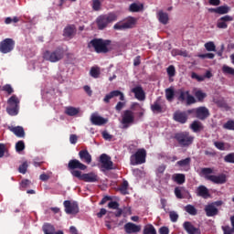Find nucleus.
<instances>
[{
  "label": "nucleus",
  "mask_w": 234,
  "mask_h": 234,
  "mask_svg": "<svg viewBox=\"0 0 234 234\" xmlns=\"http://www.w3.org/2000/svg\"><path fill=\"white\" fill-rule=\"evenodd\" d=\"M112 41L103 38H93L88 43V48H94L97 54H109Z\"/></svg>",
  "instance_id": "nucleus-1"
},
{
  "label": "nucleus",
  "mask_w": 234,
  "mask_h": 234,
  "mask_svg": "<svg viewBox=\"0 0 234 234\" xmlns=\"http://www.w3.org/2000/svg\"><path fill=\"white\" fill-rule=\"evenodd\" d=\"M114 21H118V16H116L115 13H109L99 16L95 23L98 30H105V28H107L111 23H114Z\"/></svg>",
  "instance_id": "nucleus-2"
},
{
  "label": "nucleus",
  "mask_w": 234,
  "mask_h": 234,
  "mask_svg": "<svg viewBox=\"0 0 234 234\" xmlns=\"http://www.w3.org/2000/svg\"><path fill=\"white\" fill-rule=\"evenodd\" d=\"M65 57V49L58 47L55 50H46L43 54V58L46 61H50V63H58Z\"/></svg>",
  "instance_id": "nucleus-3"
},
{
  "label": "nucleus",
  "mask_w": 234,
  "mask_h": 234,
  "mask_svg": "<svg viewBox=\"0 0 234 234\" xmlns=\"http://www.w3.org/2000/svg\"><path fill=\"white\" fill-rule=\"evenodd\" d=\"M201 175H204L206 180H209V182H212L213 184H226L227 182V177L224 174H220L219 176H211L213 175V168H202Z\"/></svg>",
  "instance_id": "nucleus-4"
},
{
  "label": "nucleus",
  "mask_w": 234,
  "mask_h": 234,
  "mask_svg": "<svg viewBox=\"0 0 234 234\" xmlns=\"http://www.w3.org/2000/svg\"><path fill=\"white\" fill-rule=\"evenodd\" d=\"M175 140L179 144L180 147H189L195 140V137L192 136L189 132H179L175 133Z\"/></svg>",
  "instance_id": "nucleus-5"
},
{
  "label": "nucleus",
  "mask_w": 234,
  "mask_h": 234,
  "mask_svg": "<svg viewBox=\"0 0 234 234\" xmlns=\"http://www.w3.org/2000/svg\"><path fill=\"white\" fill-rule=\"evenodd\" d=\"M8 107L6 112L9 116H17L19 114V99L16 95H12L8 101Z\"/></svg>",
  "instance_id": "nucleus-6"
},
{
  "label": "nucleus",
  "mask_w": 234,
  "mask_h": 234,
  "mask_svg": "<svg viewBox=\"0 0 234 234\" xmlns=\"http://www.w3.org/2000/svg\"><path fill=\"white\" fill-rule=\"evenodd\" d=\"M147 156V152L145 149L141 148L136 151V153L130 157V162L132 165H140L145 164V158Z\"/></svg>",
  "instance_id": "nucleus-7"
},
{
  "label": "nucleus",
  "mask_w": 234,
  "mask_h": 234,
  "mask_svg": "<svg viewBox=\"0 0 234 234\" xmlns=\"http://www.w3.org/2000/svg\"><path fill=\"white\" fill-rule=\"evenodd\" d=\"M136 25V18L130 16L124 20L117 22L113 26V30H127Z\"/></svg>",
  "instance_id": "nucleus-8"
},
{
  "label": "nucleus",
  "mask_w": 234,
  "mask_h": 234,
  "mask_svg": "<svg viewBox=\"0 0 234 234\" xmlns=\"http://www.w3.org/2000/svg\"><path fill=\"white\" fill-rule=\"evenodd\" d=\"M75 178L79 180H82L83 182L94 183L100 180L98 175L94 172H90L88 174H81V172H73Z\"/></svg>",
  "instance_id": "nucleus-9"
},
{
  "label": "nucleus",
  "mask_w": 234,
  "mask_h": 234,
  "mask_svg": "<svg viewBox=\"0 0 234 234\" xmlns=\"http://www.w3.org/2000/svg\"><path fill=\"white\" fill-rule=\"evenodd\" d=\"M85 169H87V165L80 163L78 159H71L68 163V170L71 173L72 176H74V173H81V171H85Z\"/></svg>",
  "instance_id": "nucleus-10"
},
{
  "label": "nucleus",
  "mask_w": 234,
  "mask_h": 234,
  "mask_svg": "<svg viewBox=\"0 0 234 234\" xmlns=\"http://www.w3.org/2000/svg\"><path fill=\"white\" fill-rule=\"evenodd\" d=\"M16 48V41L12 38H5L0 42V52L9 54Z\"/></svg>",
  "instance_id": "nucleus-11"
},
{
  "label": "nucleus",
  "mask_w": 234,
  "mask_h": 234,
  "mask_svg": "<svg viewBox=\"0 0 234 234\" xmlns=\"http://www.w3.org/2000/svg\"><path fill=\"white\" fill-rule=\"evenodd\" d=\"M122 123L123 129H128V127L134 123V112L133 110H126L123 112Z\"/></svg>",
  "instance_id": "nucleus-12"
},
{
  "label": "nucleus",
  "mask_w": 234,
  "mask_h": 234,
  "mask_svg": "<svg viewBox=\"0 0 234 234\" xmlns=\"http://www.w3.org/2000/svg\"><path fill=\"white\" fill-rule=\"evenodd\" d=\"M63 204L67 215H78V213H80V207L78 206V202H70V200H66Z\"/></svg>",
  "instance_id": "nucleus-13"
},
{
  "label": "nucleus",
  "mask_w": 234,
  "mask_h": 234,
  "mask_svg": "<svg viewBox=\"0 0 234 234\" xmlns=\"http://www.w3.org/2000/svg\"><path fill=\"white\" fill-rule=\"evenodd\" d=\"M100 162L101 163V168L105 169V171L112 170V165H114V164L112 162L111 156L107 154H101L100 155Z\"/></svg>",
  "instance_id": "nucleus-14"
},
{
  "label": "nucleus",
  "mask_w": 234,
  "mask_h": 234,
  "mask_svg": "<svg viewBox=\"0 0 234 234\" xmlns=\"http://www.w3.org/2000/svg\"><path fill=\"white\" fill-rule=\"evenodd\" d=\"M118 96L120 97L119 100L121 101H125V95H123V92L118 90H112L110 93L106 94L103 101L104 103H111V100H112V98H118Z\"/></svg>",
  "instance_id": "nucleus-15"
},
{
  "label": "nucleus",
  "mask_w": 234,
  "mask_h": 234,
  "mask_svg": "<svg viewBox=\"0 0 234 234\" xmlns=\"http://www.w3.org/2000/svg\"><path fill=\"white\" fill-rule=\"evenodd\" d=\"M173 120L177 123H187L188 116L187 112L182 111H176L173 114Z\"/></svg>",
  "instance_id": "nucleus-16"
},
{
  "label": "nucleus",
  "mask_w": 234,
  "mask_h": 234,
  "mask_svg": "<svg viewBox=\"0 0 234 234\" xmlns=\"http://www.w3.org/2000/svg\"><path fill=\"white\" fill-rule=\"evenodd\" d=\"M209 109L206 106L197 108L196 118H197V120L204 122V120H207V118H209Z\"/></svg>",
  "instance_id": "nucleus-17"
},
{
  "label": "nucleus",
  "mask_w": 234,
  "mask_h": 234,
  "mask_svg": "<svg viewBox=\"0 0 234 234\" xmlns=\"http://www.w3.org/2000/svg\"><path fill=\"white\" fill-rule=\"evenodd\" d=\"M124 231L127 234L140 233V231H142V227L133 222H128L124 225Z\"/></svg>",
  "instance_id": "nucleus-18"
},
{
  "label": "nucleus",
  "mask_w": 234,
  "mask_h": 234,
  "mask_svg": "<svg viewBox=\"0 0 234 234\" xmlns=\"http://www.w3.org/2000/svg\"><path fill=\"white\" fill-rule=\"evenodd\" d=\"M231 21H233V16H231L227 15L221 16L217 22V27L226 29L228 28V24L231 23Z\"/></svg>",
  "instance_id": "nucleus-19"
},
{
  "label": "nucleus",
  "mask_w": 234,
  "mask_h": 234,
  "mask_svg": "<svg viewBox=\"0 0 234 234\" xmlns=\"http://www.w3.org/2000/svg\"><path fill=\"white\" fill-rule=\"evenodd\" d=\"M76 26L68 25L63 30V37H66V39H72L74 36H76Z\"/></svg>",
  "instance_id": "nucleus-20"
},
{
  "label": "nucleus",
  "mask_w": 234,
  "mask_h": 234,
  "mask_svg": "<svg viewBox=\"0 0 234 234\" xmlns=\"http://www.w3.org/2000/svg\"><path fill=\"white\" fill-rule=\"evenodd\" d=\"M132 92L139 101H144L145 100V91H144V88H142V86L134 87L132 89Z\"/></svg>",
  "instance_id": "nucleus-21"
},
{
  "label": "nucleus",
  "mask_w": 234,
  "mask_h": 234,
  "mask_svg": "<svg viewBox=\"0 0 234 234\" xmlns=\"http://www.w3.org/2000/svg\"><path fill=\"white\" fill-rule=\"evenodd\" d=\"M79 158L85 164H90L92 162V155L89 153V150H80L79 152Z\"/></svg>",
  "instance_id": "nucleus-22"
},
{
  "label": "nucleus",
  "mask_w": 234,
  "mask_h": 234,
  "mask_svg": "<svg viewBox=\"0 0 234 234\" xmlns=\"http://www.w3.org/2000/svg\"><path fill=\"white\" fill-rule=\"evenodd\" d=\"M184 229L188 234H202L200 229L195 228V226H193V224H191L189 221L184 223Z\"/></svg>",
  "instance_id": "nucleus-23"
},
{
  "label": "nucleus",
  "mask_w": 234,
  "mask_h": 234,
  "mask_svg": "<svg viewBox=\"0 0 234 234\" xmlns=\"http://www.w3.org/2000/svg\"><path fill=\"white\" fill-rule=\"evenodd\" d=\"M90 122L92 123V125H98V126H101V125H105V123H107V119L96 115V114H92L90 117Z\"/></svg>",
  "instance_id": "nucleus-24"
},
{
  "label": "nucleus",
  "mask_w": 234,
  "mask_h": 234,
  "mask_svg": "<svg viewBox=\"0 0 234 234\" xmlns=\"http://www.w3.org/2000/svg\"><path fill=\"white\" fill-rule=\"evenodd\" d=\"M205 213L207 217H217V215H218V208L210 203L205 206Z\"/></svg>",
  "instance_id": "nucleus-25"
},
{
  "label": "nucleus",
  "mask_w": 234,
  "mask_h": 234,
  "mask_svg": "<svg viewBox=\"0 0 234 234\" xmlns=\"http://www.w3.org/2000/svg\"><path fill=\"white\" fill-rule=\"evenodd\" d=\"M8 129L9 131H11V133H14V134L16 135L17 138H25V129L23 128V126H9Z\"/></svg>",
  "instance_id": "nucleus-26"
},
{
  "label": "nucleus",
  "mask_w": 234,
  "mask_h": 234,
  "mask_svg": "<svg viewBox=\"0 0 234 234\" xmlns=\"http://www.w3.org/2000/svg\"><path fill=\"white\" fill-rule=\"evenodd\" d=\"M197 197H201L202 198H209L211 194H209V189H207L206 186L201 185L197 187Z\"/></svg>",
  "instance_id": "nucleus-27"
},
{
  "label": "nucleus",
  "mask_w": 234,
  "mask_h": 234,
  "mask_svg": "<svg viewBox=\"0 0 234 234\" xmlns=\"http://www.w3.org/2000/svg\"><path fill=\"white\" fill-rule=\"evenodd\" d=\"M188 94L189 90L186 91L184 89H178L176 90V98H177L178 101H184L186 100Z\"/></svg>",
  "instance_id": "nucleus-28"
},
{
  "label": "nucleus",
  "mask_w": 234,
  "mask_h": 234,
  "mask_svg": "<svg viewBox=\"0 0 234 234\" xmlns=\"http://www.w3.org/2000/svg\"><path fill=\"white\" fill-rule=\"evenodd\" d=\"M158 21L162 23V25H167L169 23V15L164 11H159L157 14Z\"/></svg>",
  "instance_id": "nucleus-29"
},
{
  "label": "nucleus",
  "mask_w": 234,
  "mask_h": 234,
  "mask_svg": "<svg viewBox=\"0 0 234 234\" xmlns=\"http://www.w3.org/2000/svg\"><path fill=\"white\" fill-rule=\"evenodd\" d=\"M64 112L67 114V116H78V114H80V108L68 106L65 108Z\"/></svg>",
  "instance_id": "nucleus-30"
},
{
  "label": "nucleus",
  "mask_w": 234,
  "mask_h": 234,
  "mask_svg": "<svg viewBox=\"0 0 234 234\" xmlns=\"http://www.w3.org/2000/svg\"><path fill=\"white\" fill-rule=\"evenodd\" d=\"M190 129L193 131V133H200V131L204 130V125H202V122H200V121H194L190 124Z\"/></svg>",
  "instance_id": "nucleus-31"
},
{
  "label": "nucleus",
  "mask_w": 234,
  "mask_h": 234,
  "mask_svg": "<svg viewBox=\"0 0 234 234\" xmlns=\"http://www.w3.org/2000/svg\"><path fill=\"white\" fill-rule=\"evenodd\" d=\"M172 179L174 182L177 183L179 186H182V184H186V175L184 174H175L172 176Z\"/></svg>",
  "instance_id": "nucleus-32"
},
{
  "label": "nucleus",
  "mask_w": 234,
  "mask_h": 234,
  "mask_svg": "<svg viewBox=\"0 0 234 234\" xmlns=\"http://www.w3.org/2000/svg\"><path fill=\"white\" fill-rule=\"evenodd\" d=\"M189 164H191V158L186 157V159L178 161L176 165H179V167H184V171H189Z\"/></svg>",
  "instance_id": "nucleus-33"
},
{
  "label": "nucleus",
  "mask_w": 234,
  "mask_h": 234,
  "mask_svg": "<svg viewBox=\"0 0 234 234\" xmlns=\"http://www.w3.org/2000/svg\"><path fill=\"white\" fill-rule=\"evenodd\" d=\"M165 92L167 101H173V100H175V96H176V91H175V89L168 88L165 90Z\"/></svg>",
  "instance_id": "nucleus-34"
},
{
  "label": "nucleus",
  "mask_w": 234,
  "mask_h": 234,
  "mask_svg": "<svg viewBox=\"0 0 234 234\" xmlns=\"http://www.w3.org/2000/svg\"><path fill=\"white\" fill-rule=\"evenodd\" d=\"M144 10V4L133 3L129 6L130 12H142Z\"/></svg>",
  "instance_id": "nucleus-35"
},
{
  "label": "nucleus",
  "mask_w": 234,
  "mask_h": 234,
  "mask_svg": "<svg viewBox=\"0 0 234 234\" xmlns=\"http://www.w3.org/2000/svg\"><path fill=\"white\" fill-rule=\"evenodd\" d=\"M130 109H131L132 111H142V112H139L137 113V115L139 116V118H142V116H144V110L142 108V106L140 105V103H138V102H133V103L131 105Z\"/></svg>",
  "instance_id": "nucleus-36"
},
{
  "label": "nucleus",
  "mask_w": 234,
  "mask_h": 234,
  "mask_svg": "<svg viewBox=\"0 0 234 234\" xmlns=\"http://www.w3.org/2000/svg\"><path fill=\"white\" fill-rule=\"evenodd\" d=\"M143 234H158L156 229L152 224L146 225L143 229Z\"/></svg>",
  "instance_id": "nucleus-37"
},
{
  "label": "nucleus",
  "mask_w": 234,
  "mask_h": 234,
  "mask_svg": "<svg viewBox=\"0 0 234 234\" xmlns=\"http://www.w3.org/2000/svg\"><path fill=\"white\" fill-rule=\"evenodd\" d=\"M185 211H186L188 215H192L193 217H195L198 213V210H197V208L193 205H186L185 207Z\"/></svg>",
  "instance_id": "nucleus-38"
},
{
  "label": "nucleus",
  "mask_w": 234,
  "mask_h": 234,
  "mask_svg": "<svg viewBox=\"0 0 234 234\" xmlns=\"http://www.w3.org/2000/svg\"><path fill=\"white\" fill-rule=\"evenodd\" d=\"M151 111L157 114L164 112L162 106L157 101L151 105Z\"/></svg>",
  "instance_id": "nucleus-39"
},
{
  "label": "nucleus",
  "mask_w": 234,
  "mask_h": 234,
  "mask_svg": "<svg viewBox=\"0 0 234 234\" xmlns=\"http://www.w3.org/2000/svg\"><path fill=\"white\" fill-rule=\"evenodd\" d=\"M205 48L207 52H217V46H215V42L209 41L205 44Z\"/></svg>",
  "instance_id": "nucleus-40"
},
{
  "label": "nucleus",
  "mask_w": 234,
  "mask_h": 234,
  "mask_svg": "<svg viewBox=\"0 0 234 234\" xmlns=\"http://www.w3.org/2000/svg\"><path fill=\"white\" fill-rule=\"evenodd\" d=\"M100 68L99 67H92L90 70V76H91V78H95L98 79L100 78Z\"/></svg>",
  "instance_id": "nucleus-41"
},
{
  "label": "nucleus",
  "mask_w": 234,
  "mask_h": 234,
  "mask_svg": "<svg viewBox=\"0 0 234 234\" xmlns=\"http://www.w3.org/2000/svg\"><path fill=\"white\" fill-rule=\"evenodd\" d=\"M229 10H231L229 6L220 5L218 7V14H219V16H224L225 14H229Z\"/></svg>",
  "instance_id": "nucleus-42"
},
{
  "label": "nucleus",
  "mask_w": 234,
  "mask_h": 234,
  "mask_svg": "<svg viewBox=\"0 0 234 234\" xmlns=\"http://www.w3.org/2000/svg\"><path fill=\"white\" fill-rule=\"evenodd\" d=\"M91 7L94 12H100L101 10V2L100 0H92Z\"/></svg>",
  "instance_id": "nucleus-43"
},
{
  "label": "nucleus",
  "mask_w": 234,
  "mask_h": 234,
  "mask_svg": "<svg viewBox=\"0 0 234 234\" xmlns=\"http://www.w3.org/2000/svg\"><path fill=\"white\" fill-rule=\"evenodd\" d=\"M223 129L227 131H234V120H229L223 124Z\"/></svg>",
  "instance_id": "nucleus-44"
},
{
  "label": "nucleus",
  "mask_w": 234,
  "mask_h": 234,
  "mask_svg": "<svg viewBox=\"0 0 234 234\" xmlns=\"http://www.w3.org/2000/svg\"><path fill=\"white\" fill-rule=\"evenodd\" d=\"M30 186H32V181H30L28 179H23L20 182V189H21V191H23V189H27V187H30Z\"/></svg>",
  "instance_id": "nucleus-45"
},
{
  "label": "nucleus",
  "mask_w": 234,
  "mask_h": 234,
  "mask_svg": "<svg viewBox=\"0 0 234 234\" xmlns=\"http://www.w3.org/2000/svg\"><path fill=\"white\" fill-rule=\"evenodd\" d=\"M129 187V182L127 181H123L122 184L121 185V186L119 187V191L122 194V195H127V189Z\"/></svg>",
  "instance_id": "nucleus-46"
},
{
  "label": "nucleus",
  "mask_w": 234,
  "mask_h": 234,
  "mask_svg": "<svg viewBox=\"0 0 234 234\" xmlns=\"http://www.w3.org/2000/svg\"><path fill=\"white\" fill-rule=\"evenodd\" d=\"M195 96H196L197 101H204V99L206 98L207 95L205 92L198 90L197 91L195 92Z\"/></svg>",
  "instance_id": "nucleus-47"
},
{
  "label": "nucleus",
  "mask_w": 234,
  "mask_h": 234,
  "mask_svg": "<svg viewBox=\"0 0 234 234\" xmlns=\"http://www.w3.org/2000/svg\"><path fill=\"white\" fill-rule=\"evenodd\" d=\"M16 153H21V151H25V142L24 141H18L16 144Z\"/></svg>",
  "instance_id": "nucleus-48"
},
{
  "label": "nucleus",
  "mask_w": 234,
  "mask_h": 234,
  "mask_svg": "<svg viewBox=\"0 0 234 234\" xmlns=\"http://www.w3.org/2000/svg\"><path fill=\"white\" fill-rule=\"evenodd\" d=\"M28 169V164L27 162H24L20 166L18 167L19 173L22 175H27V170Z\"/></svg>",
  "instance_id": "nucleus-49"
},
{
  "label": "nucleus",
  "mask_w": 234,
  "mask_h": 234,
  "mask_svg": "<svg viewBox=\"0 0 234 234\" xmlns=\"http://www.w3.org/2000/svg\"><path fill=\"white\" fill-rule=\"evenodd\" d=\"M222 70L224 74H230V76H234V69L229 66H223Z\"/></svg>",
  "instance_id": "nucleus-50"
},
{
  "label": "nucleus",
  "mask_w": 234,
  "mask_h": 234,
  "mask_svg": "<svg viewBox=\"0 0 234 234\" xmlns=\"http://www.w3.org/2000/svg\"><path fill=\"white\" fill-rule=\"evenodd\" d=\"M186 105H193V103H197V100L193 95L189 94V91H188V94L186 95Z\"/></svg>",
  "instance_id": "nucleus-51"
},
{
  "label": "nucleus",
  "mask_w": 234,
  "mask_h": 234,
  "mask_svg": "<svg viewBox=\"0 0 234 234\" xmlns=\"http://www.w3.org/2000/svg\"><path fill=\"white\" fill-rule=\"evenodd\" d=\"M169 217L171 222H177L178 221V214L175 211H170L169 212Z\"/></svg>",
  "instance_id": "nucleus-52"
},
{
  "label": "nucleus",
  "mask_w": 234,
  "mask_h": 234,
  "mask_svg": "<svg viewBox=\"0 0 234 234\" xmlns=\"http://www.w3.org/2000/svg\"><path fill=\"white\" fill-rule=\"evenodd\" d=\"M109 209H118L120 207V203L118 201H111L108 204Z\"/></svg>",
  "instance_id": "nucleus-53"
},
{
  "label": "nucleus",
  "mask_w": 234,
  "mask_h": 234,
  "mask_svg": "<svg viewBox=\"0 0 234 234\" xmlns=\"http://www.w3.org/2000/svg\"><path fill=\"white\" fill-rule=\"evenodd\" d=\"M224 161L228 164H234V154H229L224 157Z\"/></svg>",
  "instance_id": "nucleus-54"
},
{
  "label": "nucleus",
  "mask_w": 234,
  "mask_h": 234,
  "mask_svg": "<svg viewBox=\"0 0 234 234\" xmlns=\"http://www.w3.org/2000/svg\"><path fill=\"white\" fill-rule=\"evenodd\" d=\"M214 145L219 151H226V146H225L224 143H222V142H215Z\"/></svg>",
  "instance_id": "nucleus-55"
},
{
  "label": "nucleus",
  "mask_w": 234,
  "mask_h": 234,
  "mask_svg": "<svg viewBox=\"0 0 234 234\" xmlns=\"http://www.w3.org/2000/svg\"><path fill=\"white\" fill-rule=\"evenodd\" d=\"M167 74L170 78H173L175 76L176 70L175 69V66L171 65L167 68Z\"/></svg>",
  "instance_id": "nucleus-56"
},
{
  "label": "nucleus",
  "mask_w": 234,
  "mask_h": 234,
  "mask_svg": "<svg viewBox=\"0 0 234 234\" xmlns=\"http://www.w3.org/2000/svg\"><path fill=\"white\" fill-rule=\"evenodd\" d=\"M2 90H5V92H7V94H12L14 92V89L10 84L3 86Z\"/></svg>",
  "instance_id": "nucleus-57"
},
{
  "label": "nucleus",
  "mask_w": 234,
  "mask_h": 234,
  "mask_svg": "<svg viewBox=\"0 0 234 234\" xmlns=\"http://www.w3.org/2000/svg\"><path fill=\"white\" fill-rule=\"evenodd\" d=\"M199 58H201V59H213L215 58V54L213 53H206V54H201L199 55Z\"/></svg>",
  "instance_id": "nucleus-58"
},
{
  "label": "nucleus",
  "mask_w": 234,
  "mask_h": 234,
  "mask_svg": "<svg viewBox=\"0 0 234 234\" xmlns=\"http://www.w3.org/2000/svg\"><path fill=\"white\" fill-rule=\"evenodd\" d=\"M175 195L176 198H180V199L184 198V196L182 195V189L178 186L175 188Z\"/></svg>",
  "instance_id": "nucleus-59"
},
{
  "label": "nucleus",
  "mask_w": 234,
  "mask_h": 234,
  "mask_svg": "<svg viewBox=\"0 0 234 234\" xmlns=\"http://www.w3.org/2000/svg\"><path fill=\"white\" fill-rule=\"evenodd\" d=\"M5 153H6V144L0 143V158L5 156Z\"/></svg>",
  "instance_id": "nucleus-60"
},
{
  "label": "nucleus",
  "mask_w": 234,
  "mask_h": 234,
  "mask_svg": "<svg viewBox=\"0 0 234 234\" xmlns=\"http://www.w3.org/2000/svg\"><path fill=\"white\" fill-rule=\"evenodd\" d=\"M102 138H103L104 140H108V142H111V140H112V135H111V134L109 133V132L104 131V132H102Z\"/></svg>",
  "instance_id": "nucleus-61"
},
{
  "label": "nucleus",
  "mask_w": 234,
  "mask_h": 234,
  "mask_svg": "<svg viewBox=\"0 0 234 234\" xmlns=\"http://www.w3.org/2000/svg\"><path fill=\"white\" fill-rule=\"evenodd\" d=\"M69 142L70 144H72L73 145L78 144V135L76 134H70L69 136Z\"/></svg>",
  "instance_id": "nucleus-62"
},
{
  "label": "nucleus",
  "mask_w": 234,
  "mask_h": 234,
  "mask_svg": "<svg viewBox=\"0 0 234 234\" xmlns=\"http://www.w3.org/2000/svg\"><path fill=\"white\" fill-rule=\"evenodd\" d=\"M83 89H84V91L86 92V94H88V96H92V90L90 89V86H89V85H85L84 87H83Z\"/></svg>",
  "instance_id": "nucleus-63"
},
{
  "label": "nucleus",
  "mask_w": 234,
  "mask_h": 234,
  "mask_svg": "<svg viewBox=\"0 0 234 234\" xmlns=\"http://www.w3.org/2000/svg\"><path fill=\"white\" fill-rule=\"evenodd\" d=\"M159 233L160 234H169V228H167V227H161L159 229Z\"/></svg>",
  "instance_id": "nucleus-64"
}]
</instances>
